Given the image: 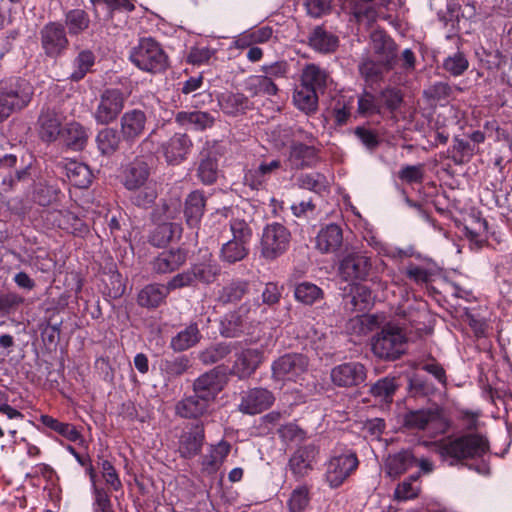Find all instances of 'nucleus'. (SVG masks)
I'll return each instance as SVG.
<instances>
[{"label":"nucleus","instance_id":"nucleus-57","mask_svg":"<svg viewBox=\"0 0 512 512\" xmlns=\"http://www.w3.org/2000/svg\"><path fill=\"white\" fill-rule=\"evenodd\" d=\"M378 102L381 105V109L384 107L389 112L394 113L403 102V94L397 88L388 87L379 93Z\"/></svg>","mask_w":512,"mask_h":512},{"label":"nucleus","instance_id":"nucleus-64","mask_svg":"<svg viewBox=\"0 0 512 512\" xmlns=\"http://www.w3.org/2000/svg\"><path fill=\"white\" fill-rule=\"evenodd\" d=\"M310 501L309 489L305 485L295 488L290 495V512H302Z\"/></svg>","mask_w":512,"mask_h":512},{"label":"nucleus","instance_id":"nucleus-48","mask_svg":"<svg viewBox=\"0 0 512 512\" xmlns=\"http://www.w3.org/2000/svg\"><path fill=\"white\" fill-rule=\"evenodd\" d=\"M397 388L398 384L395 377H384L371 385L369 392L381 401L392 402Z\"/></svg>","mask_w":512,"mask_h":512},{"label":"nucleus","instance_id":"nucleus-60","mask_svg":"<svg viewBox=\"0 0 512 512\" xmlns=\"http://www.w3.org/2000/svg\"><path fill=\"white\" fill-rule=\"evenodd\" d=\"M297 181L300 188L308 189L317 193L325 190L327 187V180L325 176L318 172L301 174Z\"/></svg>","mask_w":512,"mask_h":512},{"label":"nucleus","instance_id":"nucleus-12","mask_svg":"<svg viewBox=\"0 0 512 512\" xmlns=\"http://www.w3.org/2000/svg\"><path fill=\"white\" fill-rule=\"evenodd\" d=\"M367 369L357 361L334 366L330 372L331 382L340 388L358 387L366 381Z\"/></svg>","mask_w":512,"mask_h":512},{"label":"nucleus","instance_id":"nucleus-8","mask_svg":"<svg viewBox=\"0 0 512 512\" xmlns=\"http://www.w3.org/2000/svg\"><path fill=\"white\" fill-rule=\"evenodd\" d=\"M359 460L350 449L335 450L326 464L325 478L331 488L340 487L358 468Z\"/></svg>","mask_w":512,"mask_h":512},{"label":"nucleus","instance_id":"nucleus-14","mask_svg":"<svg viewBox=\"0 0 512 512\" xmlns=\"http://www.w3.org/2000/svg\"><path fill=\"white\" fill-rule=\"evenodd\" d=\"M403 423L411 430H425L430 425H439L445 432L450 427L448 419L438 407L409 411L404 415Z\"/></svg>","mask_w":512,"mask_h":512},{"label":"nucleus","instance_id":"nucleus-51","mask_svg":"<svg viewBox=\"0 0 512 512\" xmlns=\"http://www.w3.org/2000/svg\"><path fill=\"white\" fill-rule=\"evenodd\" d=\"M95 63V55L90 50H82L73 61L74 71L70 75L72 81L82 80Z\"/></svg>","mask_w":512,"mask_h":512},{"label":"nucleus","instance_id":"nucleus-42","mask_svg":"<svg viewBox=\"0 0 512 512\" xmlns=\"http://www.w3.org/2000/svg\"><path fill=\"white\" fill-rule=\"evenodd\" d=\"M230 450L231 445L225 440L220 441L217 445H213L210 452L202 459L204 470L209 473H215L229 455Z\"/></svg>","mask_w":512,"mask_h":512},{"label":"nucleus","instance_id":"nucleus-17","mask_svg":"<svg viewBox=\"0 0 512 512\" xmlns=\"http://www.w3.org/2000/svg\"><path fill=\"white\" fill-rule=\"evenodd\" d=\"M205 441L203 422L192 423L183 430L179 438V453L182 458L191 459L199 455Z\"/></svg>","mask_w":512,"mask_h":512},{"label":"nucleus","instance_id":"nucleus-47","mask_svg":"<svg viewBox=\"0 0 512 512\" xmlns=\"http://www.w3.org/2000/svg\"><path fill=\"white\" fill-rule=\"evenodd\" d=\"M192 367L191 360L186 355L166 358L161 361L160 369L168 378H177Z\"/></svg>","mask_w":512,"mask_h":512},{"label":"nucleus","instance_id":"nucleus-38","mask_svg":"<svg viewBox=\"0 0 512 512\" xmlns=\"http://www.w3.org/2000/svg\"><path fill=\"white\" fill-rule=\"evenodd\" d=\"M172 289L159 284H149L145 286L138 294V304L146 308H156L163 303L168 293Z\"/></svg>","mask_w":512,"mask_h":512},{"label":"nucleus","instance_id":"nucleus-3","mask_svg":"<svg viewBox=\"0 0 512 512\" xmlns=\"http://www.w3.org/2000/svg\"><path fill=\"white\" fill-rule=\"evenodd\" d=\"M408 338L402 326L395 323L385 324L371 338L373 354L385 361H395L407 351Z\"/></svg>","mask_w":512,"mask_h":512},{"label":"nucleus","instance_id":"nucleus-26","mask_svg":"<svg viewBox=\"0 0 512 512\" xmlns=\"http://www.w3.org/2000/svg\"><path fill=\"white\" fill-rule=\"evenodd\" d=\"M187 260V251L182 248L162 251L152 262V270L158 274L176 271Z\"/></svg>","mask_w":512,"mask_h":512},{"label":"nucleus","instance_id":"nucleus-50","mask_svg":"<svg viewBox=\"0 0 512 512\" xmlns=\"http://www.w3.org/2000/svg\"><path fill=\"white\" fill-rule=\"evenodd\" d=\"M133 191V194L130 196V201L133 205L142 209L152 207L158 196L156 185L153 182Z\"/></svg>","mask_w":512,"mask_h":512},{"label":"nucleus","instance_id":"nucleus-55","mask_svg":"<svg viewBox=\"0 0 512 512\" xmlns=\"http://www.w3.org/2000/svg\"><path fill=\"white\" fill-rule=\"evenodd\" d=\"M218 171L217 159L208 156L201 159L197 168V176L202 184L212 185L217 181Z\"/></svg>","mask_w":512,"mask_h":512},{"label":"nucleus","instance_id":"nucleus-1","mask_svg":"<svg viewBox=\"0 0 512 512\" xmlns=\"http://www.w3.org/2000/svg\"><path fill=\"white\" fill-rule=\"evenodd\" d=\"M489 452V439L482 432L456 433L443 439L438 446L440 457L450 466L483 459Z\"/></svg>","mask_w":512,"mask_h":512},{"label":"nucleus","instance_id":"nucleus-32","mask_svg":"<svg viewBox=\"0 0 512 512\" xmlns=\"http://www.w3.org/2000/svg\"><path fill=\"white\" fill-rule=\"evenodd\" d=\"M343 234L336 224H329L322 228L316 237V247L322 253L336 251L342 244Z\"/></svg>","mask_w":512,"mask_h":512},{"label":"nucleus","instance_id":"nucleus-58","mask_svg":"<svg viewBox=\"0 0 512 512\" xmlns=\"http://www.w3.org/2000/svg\"><path fill=\"white\" fill-rule=\"evenodd\" d=\"M469 62L463 52L457 51L443 62V68L454 77L461 76L468 69Z\"/></svg>","mask_w":512,"mask_h":512},{"label":"nucleus","instance_id":"nucleus-11","mask_svg":"<svg viewBox=\"0 0 512 512\" xmlns=\"http://www.w3.org/2000/svg\"><path fill=\"white\" fill-rule=\"evenodd\" d=\"M41 47L46 56L56 58L68 47L69 40L64 25L60 22H48L40 30Z\"/></svg>","mask_w":512,"mask_h":512},{"label":"nucleus","instance_id":"nucleus-10","mask_svg":"<svg viewBox=\"0 0 512 512\" xmlns=\"http://www.w3.org/2000/svg\"><path fill=\"white\" fill-rule=\"evenodd\" d=\"M288 247V230L280 223L267 225L261 239V256L274 260L284 254Z\"/></svg>","mask_w":512,"mask_h":512},{"label":"nucleus","instance_id":"nucleus-37","mask_svg":"<svg viewBox=\"0 0 512 512\" xmlns=\"http://www.w3.org/2000/svg\"><path fill=\"white\" fill-rule=\"evenodd\" d=\"M318 162L317 151L313 146L302 143L290 147V164L295 168L315 166Z\"/></svg>","mask_w":512,"mask_h":512},{"label":"nucleus","instance_id":"nucleus-7","mask_svg":"<svg viewBox=\"0 0 512 512\" xmlns=\"http://www.w3.org/2000/svg\"><path fill=\"white\" fill-rule=\"evenodd\" d=\"M17 157L9 154L0 158L1 189L5 193L25 192L34 183L31 173L32 164L12 169L16 166Z\"/></svg>","mask_w":512,"mask_h":512},{"label":"nucleus","instance_id":"nucleus-29","mask_svg":"<svg viewBox=\"0 0 512 512\" xmlns=\"http://www.w3.org/2000/svg\"><path fill=\"white\" fill-rule=\"evenodd\" d=\"M218 105L224 114L237 116L244 114L249 107V99L239 92L225 91L217 97Z\"/></svg>","mask_w":512,"mask_h":512},{"label":"nucleus","instance_id":"nucleus-33","mask_svg":"<svg viewBox=\"0 0 512 512\" xmlns=\"http://www.w3.org/2000/svg\"><path fill=\"white\" fill-rule=\"evenodd\" d=\"M175 121L181 126L191 125L195 130L203 131L215 124V117L204 111H180L175 116Z\"/></svg>","mask_w":512,"mask_h":512},{"label":"nucleus","instance_id":"nucleus-21","mask_svg":"<svg viewBox=\"0 0 512 512\" xmlns=\"http://www.w3.org/2000/svg\"><path fill=\"white\" fill-rule=\"evenodd\" d=\"M38 126L40 139L46 143H53L62 133V117L55 109L44 107L38 117Z\"/></svg>","mask_w":512,"mask_h":512},{"label":"nucleus","instance_id":"nucleus-2","mask_svg":"<svg viewBox=\"0 0 512 512\" xmlns=\"http://www.w3.org/2000/svg\"><path fill=\"white\" fill-rule=\"evenodd\" d=\"M34 95L33 86L21 77H9L0 81V123L13 113L26 108Z\"/></svg>","mask_w":512,"mask_h":512},{"label":"nucleus","instance_id":"nucleus-44","mask_svg":"<svg viewBox=\"0 0 512 512\" xmlns=\"http://www.w3.org/2000/svg\"><path fill=\"white\" fill-rule=\"evenodd\" d=\"M318 93L313 88L300 85L293 95L294 105L306 115L314 114L318 109Z\"/></svg>","mask_w":512,"mask_h":512},{"label":"nucleus","instance_id":"nucleus-34","mask_svg":"<svg viewBox=\"0 0 512 512\" xmlns=\"http://www.w3.org/2000/svg\"><path fill=\"white\" fill-rule=\"evenodd\" d=\"M90 16L81 8L70 9L64 14V28L71 37L85 33L90 27Z\"/></svg>","mask_w":512,"mask_h":512},{"label":"nucleus","instance_id":"nucleus-49","mask_svg":"<svg viewBox=\"0 0 512 512\" xmlns=\"http://www.w3.org/2000/svg\"><path fill=\"white\" fill-rule=\"evenodd\" d=\"M204 78L203 76L200 74V75H197V76H191L189 77L187 80H185L184 82H182L180 85V92L184 95V96H189L191 95L192 98L195 100L192 102V106L195 107V108H198L200 107V102L197 101V98H200V97H206V98H211V94L207 93L206 91L204 92H199L200 89H202L203 87V84H204Z\"/></svg>","mask_w":512,"mask_h":512},{"label":"nucleus","instance_id":"nucleus-19","mask_svg":"<svg viewBox=\"0 0 512 512\" xmlns=\"http://www.w3.org/2000/svg\"><path fill=\"white\" fill-rule=\"evenodd\" d=\"M213 404L199 394L184 395L175 405V414L184 419L198 420L209 414Z\"/></svg>","mask_w":512,"mask_h":512},{"label":"nucleus","instance_id":"nucleus-59","mask_svg":"<svg viewBox=\"0 0 512 512\" xmlns=\"http://www.w3.org/2000/svg\"><path fill=\"white\" fill-rule=\"evenodd\" d=\"M373 301L372 291L365 285H356L352 289L351 293V304L357 311L367 310Z\"/></svg>","mask_w":512,"mask_h":512},{"label":"nucleus","instance_id":"nucleus-15","mask_svg":"<svg viewBox=\"0 0 512 512\" xmlns=\"http://www.w3.org/2000/svg\"><path fill=\"white\" fill-rule=\"evenodd\" d=\"M248 303L242 304L237 310L224 315L220 321L219 332L225 338H236L245 333L253 321Z\"/></svg>","mask_w":512,"mask_h":512},{"label":"nucleus","instance_id":"nucleus-41","mask_svg":"<svg viewBox=\"0 0 512 512\" xmlns=\"http://www.w3.org/2000/svg\"><path fill=\"white\" fill-rule=\"evenodd\" d=\"M328 79L329 75L325 70L315 64H309L302 71L300 85L313 88L318 93L326 88Z\"/></svg>","mask_w":512,"mask_h":512},{"label":"nucleus","instance_id":"nucleus-54","mask_svg":"<svg viewBox=\"0 0 512 512\" xmlns=\"http://www.w3.org/2000/svg\"><path fill=\"white\" fill-rule=\"evenodd\" d=\"M294 297L304 305H312L323 297V291L313 283L302 282L295 287Z\"/></svg>","mask_w":512,"mask_h":512},{"label":"nucleus","instance_id":"nucleus-61","mask_svg":"<svg viewBox=\"0 0 512 512\" xmlns=\"http://www.w3.org/2000/svg\"><path fill=\"white\" fill-rule=\"evenodd\" d=\"M92 512H113L109 492L96 484L93 485Z\"/></svg>","mask_w":512,"mask_h":512},{"label":"nucleus","instance_id":"nucleus-31","mask_svg":"<svg viewBox=\"0 0 512 512\" xmlns=\"http://www.w3.org/2000/svg\"><path fill=\"white\" fill-rule=\"evenodd\" d=\"M201 339L202 335L198 324L192 322L172 337L170 347L175 352H183L196 346Z\"/></svg>","mask_w":512,"mask_h":512},{"label":"nucleus","instance_id":"nucleus-20","mask_svg":"<svg viewBox=\"0 0 512 512\" xmlns=\"http://www.w3.org/2000/svg\"><path fill=\"white\" fill-rule=\"evenodd\" d=\"M273 394L265 388H253L248 390L238 406L240 412L248 415H256L267 410L274 402Z\"/></svg>","mask_w":512,"mask_h":512},{"label":"nucleus","instance_id":"nucleus-28","mask_svg":"<svg viewBox=\"0 0 512 512\" xmlns=\"http://www.w3.org/2000/svg\"><path fill=\"white\" fill-rule=\"evenodd\" d=\"M417 463V457L409 450H401L394 454H389L385 460L384 469L391 478H397Z\"/></svg>","mask_w":512,"mask_h":512},{"label":"nucleus","instance_id":"nucleus-30","mask_svg":"<svg viewBox=\"0 0 512 512\" xmlns=\"http://www.w3.org/2000/svg\"><path fill=\"white\" fill-rule=\"evenodd\" d=\"M71 150L81 151L87 144V130L78 122H70L63 127L59 137Z\"/></svg>","mask_w":512,"mask_h":512},{"label":"nucleus","instance_id":"nucleus-36","mask_svg":"<svg viewBox=\"0 0 512 512\" xmlns=\"http://www.w3.org/2000/svg\"><path fill=\"white\" fill-rule=\"evenodd\" d=\"M250 289V282L244 279H233L218 292V301L222 304H234L241 301Z\"/></svg>","mask_w":512,"mask_h":512},{"label":"nucleus","instance_id":"nucleus-4","mask_svg":"<svg viewBox=\"0 0 512 512\" xmlns=\"http://www.w3.org/2000/svg\"><path fill=\"white\" fill-rule=\"evenodd\" d=\"M220 274V265L213 259V255L206 251L201 261L193 263L190 268L172 277L168 281V288L195 287L199 283L210 285L218 279Z\"/></svg>","mask_w":512,"mask_h":512},{"label":"nucleus","instance_id":"nucleus-22","mask_svg":"<svg viewBox=\"0 0 512 512\" xmlns=\"http://www.w3.org/2000/svg\"><path fill=\"white\" fill-rule=\"evenodd\" d=\"M150 170V166L144 159L135 158L123 170L122 183L124 187L127 190H136L148 183H152L149 180Z\"/></svg>","mask_w":512,"mask_h":512},{"label":"nucleus","instance_id":"nucleus-9","mask_svg":"<svg viewBox=\"0 0 512 512\" xmlns=\"http://www.w3.org/2000/svg\"><path fill=\"white\" fill-rule=\"evenodd\" d=\"M125 101L126 96L121 89H105L93 114L95 121L101 125L113 123L124 109Z\"/></svg>","mask_w":512,"mask_h":512},{"label":"nucleus","instance_id":"nucleus-27","mask_svg":"<svg viewBox=\"0 0 512 512\" xmlns=\"http://www.w3.org/2000/svg\"><path fill=\"white\" fill-rule=\"evenodd\" d=\"M318 449L313 443L299 446L290 457V470L296 476H304L312 470Z\"/></svg>","mask_w":512,"mask_h":512},{"label":"nucleus","instance_id":"nucleus-56","mask_svg":"<svg viewBox=\"0 0 512 512\" xmlns=\"http://www.w3.org/2000/svg\"><path fill=\"white\" fill-rule=\"evenodd\" d=\"M230 231L232 233L231 240L238 241L244 244H250L252 239L253 230L250 222L245 219L232 218L230 220Z\"/></svg>","mask_w":512,"mask_h":512},{"label":"nucleus","instance_id":"nucleus-23","mask_svg":"<svg viewBox=\"0 0 512 512\" xmlns=\"http://www.w3.org/2000/svg\"><path fill=\"white\" fill-rule=\"evenodd\" d=\"M231 373L240 379L250 377L263 361V352L256 348H247L235 354Z\"/></svg>","mask_w":512,"mask_h":512},{"label":"nucleus","instance_id":"nucleus-43","mask_svg":"<svg viewBox=\"0 0 512 512\" xmlns=\"http://www.w3.org/2000/svg\"><path fill=\"white\" fill-rule=\"evenodd\" d=\"M235 343L218 342L199 352V360L204 365H212L225 359L235 349Z\"/></svg>","mask_w":512,"mask_h":512},{"label":"nucleus","instance_id":"nucleus-53","mask_svg":"<svg viewBox=\"0 0 512 512\" xmlns=\"http://www.w3.org/2000/svg\"><path fill=\"white\" fill-rule=\"evenodd\" d=\"M420 474H414L399 483L394 491V497L398 501H407L418 497L421 486L418 484Z\"/></svg>","mask_w":512,"mask_h":512},{"label":"nucleus","instance_id":"nucleus-35","mask_svg":"<svg viewBox=\"0 0 512 512\" xmlns=\"http://www.w3.org/2000/svg\"><path fill=\"white\" fill-rule=\"evenodd\" d=\"M309 45L321 53H332L339 46V38L322 26H317L309 35Z\"/></svg>","mask_w":512,"mask_h":512},{"label":"nucleus","instance_id":"nucleus-63","mask_svg":"<svg viewBox=\"0 0 512 512\" xmlns=\"http://www.w3.org/2000/svg\"><path fill=\"white\" fill-rule=\"evenodd\" d=\"M98 465L101 468L102 477L110 489L113 491L121 490L122 482L113 464L107 459H101Z\"/></svg>","mask_w":512,"mask_h":512},{"label":"nucleus","instance_id":"nucleus-52","mask_svg":"<svg viewBox=\"0 0 512 512\" xmlns=\"http://www.w3.org/2000/svg\"><path fill=\"white\" fill-rule=\"evenodd\" d=\"M449 151L452 152V161L457 165H461L469 162L477 150L471 142L454 137L453 145Z\"/></svg>","mask_w":512,"mask_h":512},{"label":"nucleus","instance_id":"nucleus-13","mask_svg":"<svg viewBox=\"0 0 512 512\" xmlns=\"http://www.w3.org/2000/svg\"><path fill=\"white\" fill-rule=\"evenodd\" d=\"M371 49L375 59L386 71L394 68L398 60V47L394 40L382 30L371 33Z\"/></svg>","mask_w":512,"mask_h":512},{"label":"nucleus","instance_id":"nucleus-46","mask_svg":"<svg viewBox=\"0 0 512 512\" xmlns=\"http://www.w3.org/2000/svg\"><path fill=\"white\" fill-rule=\"evenodd\" d=\"M40 422L47 428L55 431L71 442L82 440L81 433L70 423L60 422L58 419L49 415H41Z\"/></svg>","mask_w":512,"mask_h":512},{"label":"nucleus","instance_id":"nucleus-39","mask_svg":"<svg viewBox=\"0 0 512 512\" xmlns=\"http://www.w3.org/2000/svg\"><path fill=\"white\" fill-rule=\"evenodd\" d=\"M249 245L234 240H228L222 244L219 251V259L227 265H234L246 259L249 255Z\"/></svg>","mask_w":512,"mask_h":512},{"label":"nucleus","instance_id":"nucleus-18","mask_svg":"<svg viewBox=\"0 0 512 512\" xmlns=\"http://www.w3.org/2000/svg\"><path fill=\"white\" fill-rule=\"evenodd\" d=\"M147 115L141 109H132L120 118V133L125 143L132 145L145 130Z\"/></svg>","mask_w":512,"mask_h":512},{"label":"nucleus","instance_id":"nucleus-16","mask_svg":"<svg viewBox=\"0 0 512 512\" xmlns=\"http://www.w3.org/2000/svg\"><path fill=\"white\" fill-rule=\"evenodd\" d=\"M224 373L220 367H215L196 378L192 384V391L205 397L212 404L224 387Z\"/></svg>","mask_w":512,"mask_h":512},{"label":"nucleus","instance_id":"nucleus-25","mask_svg":"<svg viewBox=\"0 0 512 512\" xmlns=\"http://www.w3.org/2000/svg\"><path fill=\"white\" fill-rule=\"evenodd\" d=\"M207 197L204 191L196 189L191 191L185 198L183 214L186 224L191 227H197L205 213Z\"/></svg>","mask_w":512,"mask_h":512},{"label":"nucleus","instance_id":"nucleus-45","mask_svg":"<svg viewBox=\"0 0 512 512\" xmlns=\"http://www.w3.org/2000/svg\"><path fill=\"white\" fill-rule=\"evenodd\" d=\"M66 174L75 187L85 189L92 183L93 175L86 164L70 162L66 165Z\"/></svg>","mask_w":512,"mask_h":512},{"label":"nucleus","instance_id":"nucleus-24","mask_svg":"<svg viewBox=\"0 0 512 512\" xmlns=\"http://www.w3.org/2000/svg\"><path fill=\"white\" fill-rule=\"evenodd\" d=\"M192 146V140L187 134L175 133L162 145L164 157L168 164L178 165L187 158Z\"/></svg>","mask_w":512,"mask_h":512},{"label":"nucleus","instance_id":"nucleus-5","mask_svg":"<svg viewBox=\"0 0 512 512\" xmlns=\"http://www.w3.org/2000/svg\"><path fill=\"white\" fill-rule=\"evenodd\" d=\"M129 59L140 70L153 74L164 72L169 66L168 55L151 37L141 38L132 48Z\"/></svg>","mask_w":512,"mask_h":512},{"label":"nucleus","instance_id":"nucleus-6","mask_svg":"<svg viewBox=\"0 0 512 512\" xmlns=\"http://www.w3.org/2000/svg\"><path fill=\"white\" fill-rule=\"evenodd\" d=\"M378 265L373 264L371 256L366 252H348L339 263V273L346 281L377 282Z\"/></svg>","mask_w":512,"mask_h":512},{"label":"nucleus","instance_id":"nucleus-40","mask_svg":"<svg viewBox=\"0 0 512 512\" xmlns=\"http://www.w3.org/2000/svg\"><path fill=\"white\" fill-rule=\"evenodd\" d=\"M121 140V133L110 127L101 129L96 136L97 148L104 156H112L118 151Z\"/></svg>","mask_w":512,"mask_h":512},{"label":"nucleus","instance_id":"nucleus-62","mask_svg":"<svg viewBox=\"0 0 512 512\" xmlns=\"http://www.w3.org/2000/svg\"><path fill=\"white\" fill-rule=\"evenodd\" d=\"M357 112L362 116H371L374 114H381V105L374 95L364 92L358 97Z\"/></svg>","mask_w":512,"mask_h":512}]
</instances>
